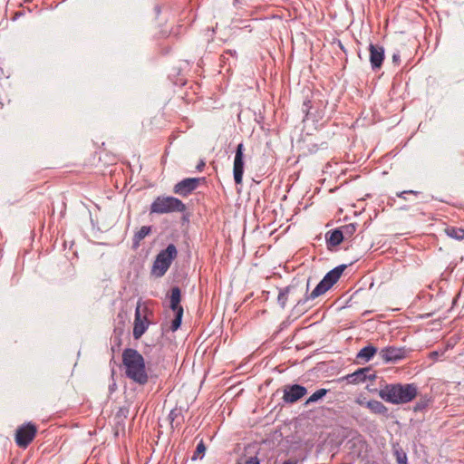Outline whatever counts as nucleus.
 Masks as SVG:
<instances>
[{
    "label": "nucleus",
    "mask_w": 464,
    "mask_h": 464,
    "mask_svg": "<svg viewBox=\"0 0 464 464\" xmlns=\"http://www.w3.org/2000/svg\"><path fill=\"white\" fill-rule=\"evenodd\" d=\"M418 386L415 383H389L382 387L378 394L381 399L392 404H404L418 396Z\"/></svg>",
    "instance_id": "1"
},
{
    "label": "nucleus",
    "mask_w": 464,
    "mask_h": 464,
    "mask_svg": "<svg viewBox=\"0 0 464 464\" xmlns=\"http://www.w3.org/2000/svg\"><path fill=\"white\" fill-rule=\"evenodd\" d=\"M122 364L126 376L134 382L144 385L149 381L143 356L135 349L126 348L122 353Z\"/></svg>",
    "instance_id": "2"
},
{
    "label": "nucleus",
    "mask_w": 464,
    "mask_h": 464,
    "mask_svg": "<svg viewBox=\"0 0 464 464\" xmlns=\"http://www.w3.org/2000/svg\"><path fill=\"white\" fill-rule=\"evenodd\" d=\"M186 205L174 197H158L150 205V214H166L171 212H184Z\"/></svg>",
    "instance_id": "3"
},
{
    "label": "nucleus",
    "mask_w": 464,
    "mask_h": 464,
    "mask_svg": "<svg viewBox=\"0 0 464 464\" xmlns=\"http://www.w3.org/2000/svg\"><path fill=\"white\" fill-rule=\"evenodd\" d=\"M178 251L173 244H169L164 250H161L156 256L152 266V274L157 277L163 276L169 268L172 261L177 257Z\"/></svg>",
    "instance_id": "4"
},
{
    "label": "nucleus",
    "mask_w": 464,
    "mask_h": 464,
    "mask_svg": "<svg viewBox=\"0 0 464 464\" xmlns=\"http://www.w3.org/2000/svg\"><path fill=\"white\" fill-rule=\"evenodd\" d=\"M345 268L346 265H341L329 271L304 301L315 299L327 292L339 280Z\"/></svg>",
    "instance_id": "5"
},
{
    "label": "nucleus",
    "mask_w": 464,
    "mask_h": 464,
    "mask_svg": "<svg viewBox=\"0 0 464 464\" xmlns=\"http://www.w3.org/2000/svg\"><path fill=\"white\" fill-rule=\"evenodd\" d=\"M181 291L179 286H173L170 294V309L175 313V318L171 321L170 331H177L181 324L183 308L180 305Z\"/></svg>",
    "instance_id": "6"
},
{
    "label": "nucleus",
    "mask_w": 464,
    "mask_h": 464,
    "mask_svg": "<svg viewBox=\"0 0 464 464\" xmlns=\"http://www.w3.org/2000/svg\"><path fill=\"white\" fill-rule=\"evenodd\" d=\"M206 182V178H186L173 187V192L180 197H188L201 184Z\"/></svg>",
    "instance_id": "7"
},
{
    "label": "nucleus",
    "mask_w": 464,
    "mask_h": 464,
    "mask_svg": "<svg viewBox=\"0 0 464 464\" xmlns=\"http://www.w3.org/2000/svg\"><path fill=\"white\" fill-rule=\"evenodd\" d=\"M244 150H245L244 144L239 143L236 150L234 167H233L234 180L237 185H241L242 181H243L244 167H245Z\"/></svg>",
    "instance_id": "8"
},
{
    "label": "nucleus",
    "mask_w": 464,
    "mask_h": 464,
    "mask_svg": "<svg viewBox=\"0 0 464 464\" xmlns=\"http://www.w3.org/2000/svg\"><path fill=\"white\" fill-rule=\"evenodd\" d=\"M404 347L388 346L380 351V356L385 362H396L406 357Z\"/></svg>",
    "instance_id": "9"
},
{
    "label": "nucleus",
    "mask_w": 464,
    "mask_h": 464,
    "mask_svg": "<svg viewBox=\"0 0 464 464\" xmlns=\"http://www.w3.org/2000/svg\"><path fill=\"white\" fill-rule=\"evenodd\" d=\"M307 392L304 386L293 384L286 386L284 391L283 400L287 403H294L304 397Z\"/></svg>",
    "instance_id": "10"
},
{
    "label": "nucleus",
    "mask_w": 464,
    "mask_h": 464,
    "mask_svg": "<svg viewBox=\"0 0 464 464\" xmlns=\"http://www.w3.org/2000/svg\"><path fill=\"white\" fill-rule=\"evenodd\" d=\"M370 63L373 71L380 70L384 60V48L378 44H370Z\"/></svg>",
    "instance_id": "11"
},
{
    "label": "nucleus",
    "mask_w": 464,
    "mask_h": 464,
    "mask_svg": "<svg viewBox=\"0 0 464 464\" xmlns=\"http://www.w3.org/2000/svg\"><path fill=\"white\" fill-rule=\"evenodd\" d=\"M296 291H297V285H290L285 288L280 289L278 296H277V302H278L279 305L282 308H285L286 305L288 296H291V298L294 301H295L297 304H301L302 301L300 299H297Z\"/></svg>",
    "instance_id": "12"
},
{
    "label": "nucleus",
    "mask_w": 464,
    "mask_h": 464,
    "mask_svg": "<svg viewBox=\"0 0 464 464\" xmlns=\"http://www.w3.org/2000/svg\"><path fill=\"white\" fill-rule=\"evenodd\" d=\"M149 326V322L146 317H141L140 312V306L136 308L134 326H133V338L139 340L142 334L146 332Z\"/></svg>",
    "instance_id": "13"
},
{
    "label": "nucleus",
    "mask_w": 464,
    "mask_h": 464,
    "mask_svg": "<svg viewBox=\"0 0 464 464\" xmlns=\"http://www.w3.org/2000/svg\"><path fill=\"white\" fill-rule=\"evenodd\" d=\"M372 369L370 367H365L355 371L353 373L347 374L345 376V380L349 383H360L363 382L367 379L374 378V374H371Z\"/></svg>",
    "instance_id": "14"
},
{
    "label": "nucleus",
    "mask_w": 464,
    "mask_h": 464,
    "mask_svg": "<svg viewBox=\"0 0 464 464\" xmlns=\"http://www.w3.org/2000/svg\"><path fill=\"white\" fill-rule=\"evenodd\" d=\"M15 443L18 447L26 449L29 445V422H24L15 432Z\"/></svg>",
    "instance_id": "15"
},
{
    "label": "nucleus",
    "mask_w": 464,
    "mask_h": 464,
    "mask_svg": "<svg viewBox=\"0 0 464 464\" xmlns=\"http://www.w3.org/2000/svg\"><path fill=\"white\" fill-rule=\"evenodd\" d=\"M365 406L371 411V412L374 414L386 418L389 417V409L382 401L371 400L365 403Z\"/></svg>",
    "instance_id": "16"
},
{
    "label": "nucleus",
    "mask_w": 464,
    "mask_h": 464,
    "mask_svg": "<svg viewBox=\"0 0 464 464\" xmlns=\"http://www.w3.org/2000/svg\"><path fill=\"white\" fill-rule=\"evenodd\" d=\"M377 353V348L372 344H369L359 351L356 355L357 362H367L374 354Z\"/></svg>",
    "instance_id": "17"
},
{
    "label": "nucleus",
    "mask_w": 464,
    "mask_h": 464,
    "mask_svg": "<svg viewBox=\"0 0 464 464\" xmlns=\"http://www.w3.org/2000/svg\"><path fill=\"white\" fill-rule=\"evenodd\" d=\"M325 239L328 245V248L332 246H339L343 240V235L342 234L340 228L328 231L325 234Z\"/></svg>",
    "instance_id": "18"
},
{
    "label": "nucleus",
    "mask_w": 464,
    "mask_h": 464,
    "mask_svg": "<svg viewBox=\"0 0 464 464\" xmlns=\"http://www.w3.org/2000/svg\"><path fill=\"white\" fill-rule=\"evenodd\" d=\"M446 235L456 240H464V229L457 227H447L444 229Z\"/></svg>",
    "instance_id": "19"
},
{
    "label": "nucleus",
    "mask_w": 464,
    "mask_h": 464,
    "mask_svg": "<svg viewBox=\"0 0 464 464\" xmlns=\"http://www.w3.org/2000/svg\"><path fill=\"white\" fill-rule=\"evenodd\" d=\"M393 455L396 458V461L398 464H406L408 463V458L406 452L402 450V448L396 443L392 446Z\"/></svg>",
    "instance_id": "20"
},
{
    "label": "nucleus",
    "mask_w": 464,
    "mask_h": 464,
    "mask_svg": "<svg viewBox=\"0 0 464 464\" xmlns=\"http://www.w3.org/2000/svg\"><path fill=\"white\" fill-rule=\"evenodd\" d=\"M151 232V227L149 226H143L140 227V229L135 233L133 237V244L135 246H138L139 243L145 238Z\"/></svg>",
    "instance_id": "21"
},
{
    "label": "nucleus",
    "mask_w": 464,
    "mask_h": 464,
    "mask_svg": "<svg viewBox=\"0 0 464 464\" xmlns=\"http://www.w3.org/2000/svg\"><path fill=\"white\" fill-rule=\"evenodd\" d=\"M342 234L343 235V240L350 238L353 236L356 231V224L350 223L340 227Z\"/></svg>",
    "instance_id": "22"
},
{
    "label": "nucleus",
    "mask_w": 464,
    "mask_h": 464,
    "mask_svg": "<svg viewBox=\"0 0 464 464\" xmlns=\"http://www.w3.org/2000/svg\"><path fill=\"white\" fill-rule=\"evenodd\" d=\"M328 392V390L326 389H319L316 392H314L305 401V404H310L312 402H315L318 400L322 399L326 395Z\"/></svg>",
    "instance_id": "23"
},
{
    "label": "nucleus",
    "mask_w": 464,
    "mask_h": 464,
    "mask_svg": "<svg viewBox=\"0 0 464 464\" xmlns=\"http://www.w3.org/2000/svg\"><path fill=\"white\" fill-rule=\"evenodd\" d=\"M430 402V398H429L427 395H425V396L420 398V400L415 403V405L413 406V411H421L429 406Z\"/></svg>",
    "instance_id": "24"
},
{
    "label": "nucleus",
    "mask_w": 464,
    "mask_h": 464,
    "mask_svg": "<svg viewBox=\"0 0 464 464\" xmlns=\"http://www.w3.org/2000/svg\"><path fill=\"white\" fill-rule=\"evenodd\" d=\"M206 451V446L201 440L199 443L197 445L196 450L194 452V455L192 457V459H197L199 456V454H203Z\"/></svg>",
    "instance_id": "25"
},
{
    "label": "nucleus",
    "mask_w": 464,
    "mask_h": 464,
    "mask_svg": "<svg viewBox=\"0 0 464 464\" xmlns=\"http://www.w3.org/2000/svg\"><path fill=\"white\" fill-rule=\"evenodd\" d=\"M25 15V9L24 7L21 6L19 10L17 11H14L11 19L13 21H16L18 20L21 16H24Z\"/></svg>",
    "instance_id": "26"
},
{
    "label": "nucleus",
    "mask_w": 464,
    "mask_h": 464,
    "mask_svg": "<svg viewBox=\"0 0 464 464\" xmlns=\"http://www.w3.org/2000/svg\"><path fill=\"white\" fill-rule=\"evenodd\" d=\"M311 108V101L308 99L304 100L302 106V111L305 114V117L308 116Z\"/></svg>",
    "instance_id": "27"
},
{
    "label": "nucleus",
    "mask_w": 464,
    "mask_h": 464,
    "mask_svg": "<svg viewBox=\"0 0 464 464\" xmlns=\"http://www.w3.org/2000/svg\"><path fill=\"white\" fill-rule=\"evenodd\" d=\"M419 194H420V192L416 191V190H404V191H401L400 193H397V196L399 198L406 199V195H415V196H417Z\"/></svg>",
    "instance_id": "28"
},
{
    "label": "nucleus",
    "mask_w": 464,
    "mask_h": 464,
    "mask_svg": "<svg viewBox=\"0 0 464 464\" xmlns=\"http://www.w3.org/2000/svg\"><path fill=\"white\" fill-rule=\"evenodd\" d=\"M179 413L178 410H176V409L170 411V412L169 414V419L170 420L171 423L175 420V419L179 416Z\"/></svg>",
    "instance_id": "29"
},
{
    "label": "nucleus",
    "mask_w": 464,
    "mask_h": 464,
    "mask_svg": "<svg viewBox=\"0 0 464 464\" xmlns=\"http://www.w3.org/2000/svg\"><path fill=\"white\" fill-rule=\"evenodd\" d=\"M244 464H259V460L256 457H250Z\"/></svg>",
    "instance_id": "30"
},
{
    "label": "nucleus",
    "mask_w": 464,
    "mask_h": 464,
    "mask_svg": "<svg viewBox=\"0 0 464 464\" xmlns=\"http://www.w3.org/2000/svg\"><path fill=\"white\" fill-rule=\"evenodd\" d=\"M206 166V163L203 160H200L199 162L198 163V165L196 166V169L198 171H202L203 169L205 168Z\"/></svg>",
    "instance_id": "31"
},
{
    "label": "nucleus",
    "mask_w": 464,
    "mask_h": 464,
    "mask_svg": "<svg viewBox=\"0 0 464 464\" xmlns=\"http://www.w3.org/2000/svg\"><path fill=\"white\" fill-rule=\"evenodd\" d=\"M36 432H37L36 426L31 423V441L34 440Z\"/></svg>",
    "instance_id": "32"
},
{
    "label": "nucleus",
    "mask_w": 464,
    "mask_h": 464,
    "mask_svg": "<svg viewBox=\"0 0 464 464\" xmlns=\"http://www.w3.org/2000/svg\"><path fill=\"white\" fill-rule=\"evenodd\" d=\"M400 60H401V56H400L399 53H395L392 54V62L394 63L398 64L400 63Z\"/></svg>",
    "instance_id": "33"
},
{
    "label": "nucleus",
    "mask_w": 464,
    "mask_h": 464,
    "mask_svg": "<svg viewBox=\"0 0 464 464\" xmlns=\"http://www.w3.org/2000/svg\"><path fill=\"white\" fill-rule=\"evenodd\" d=\"M439 355H440V353L438 351H434V352L430 353V356L432 359H436V358H438Z\"/></svg>",
    "instance_id": "34"
},
{
    "label": "nucleus",
    "mask_w": 464,
    "mask_h": 464,
    "mask_svg": "<svg viewBox=\"0 0 464 464\" xmlns=\"http://www.w3.org/2000/svg\"><path fill=\"white\" fill-rule=\"evenodd\" d=\"M283 464H296V461L295 460H292V459H288V460L285 461Z\"/></svg>",
    "instance_id": "35"
},
{
    "label": "nucleus",
    "mask_w": 464,
    "mask_h": 464,
    "mask_svg": "<svg viewBox=\"0 0 464 464\" xmlns=\"http://www.w3.org/2000/svg\"><path fill=\"white\" fill-rule=\"evenodd\" d=\"M117 340V345L120 346L121 345V339L120 338H116L115 341Z\"/></svg>",
    "instance_id": "36"
},
{
    "label": "nucleus",
    "mask_w": 464,
    "mask_h": 464,
    "mask_svg": "<svg viewBox=\"0 0 464 464\" xmlns=\"http://www.w3.org/2000/svg\"><path fill=\"white\" fill-rule=\"evenodd\" d=\"M236 3H239L240 1L239 0H234Z\"/></svg>",
    "instance_id": "37"
}]
</instances>
